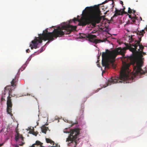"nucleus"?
Returning <instances> with one entry per match:
<instances>
[{
    "label": "nucleus",
    "instance_id": "obj_39",
    "mask_svg": "<svg viewBox=\"0 0 147 147\" xmlns=\"http://www.w3.org/2000/svg\"><path fill=\"white\" fill-rule=\"evenodd\" d=\"M100 89H100H100H98V90H98L97 91V92L98 91H99V90Z\"/></svg>",
    "mask_w": 147,
    "mask_h": 147
},
{
    "label": "nucleus",
    "instance_id": "obj_11",
    "mask_svg": "<svg viewBox=\"0 0 147 147\" xmlns=\"http://www.w3.org/2000/svg\"><path fill=\"white\" fill-rule=\"evenodd\" d=\"M141 40V38H139V40L138 41L135 40V42L134 43H132L131 44V47H133L134 48H134L135 49L136 51L137 50V47L138 45H139V44H140V42Z\"/></svg>",
    "mask_w": 147,
    "mask_h": 147
},
{
    "label": "nucleus",
    "instance_id": "obj_37",
    "mask_svg": "<svg viewBox=\"0 0 147 147\" xmlns=\"http://www.w3.org/2000/svg\"><path fill=\"white\" fill-rule=\"evenodd\" d=\"M15 147H19V146L18 145H16L15 146Z\"/></svg>",
    "mask_w": 147,
    "mask_h": 147
},
{
    "label": "nucleus",
    "instance_id": "obj_34",
    "mask_svg": "<svg viewBox=\"0 0 147 147\" xmlns=\"http://www.w3.org/2000/svg\"><path fill=\"white\" fill-rule=\"evenodd\" d=\"M133 13H134V14H135V13L136 12V11L134 10H133Z\"/></svg>",
    "mask_w": 147,
    "mask_h": 147
},
{
    "label": "nucleus",
    "instance_id": "obj_35",
    "mask_svg": "<svg viewBox=\"0 0 147 147\" xmlns=\"http://www.w3.org/2000/svg\"><path fill=\"white\" fill-rule=\"evenodd\" d=\"M41 49V50L40 51V53H41L42 52V50H43V48H42V49Z\"/></svg>",
    "mask_w": 147,
    "mask_h": 147
},
{
    "label": "nucleus",
    "instance_id": "obj_27",
    "mask_svg": "<svg viewBox=\"0 0 147 147\" xmlns=\"http://www.w3.org/2000/svg\"><path fill=\"white\" fill-rule=\"evenodd\" d=\"M26 51L27 53H29L30 52V50H29V49H27L26 50Z\"/></svg>",
    "mask_w": 147,
    "mask_h": 147
},
{
    "label": "nucleus",
    "instance_id": "obj_43",
    "mask_svg": "<svg viewBox=\"0 0 147 147\" xmlns=\"http://www.w3.org/2000/svg\"><path fill=\"white\" fill-rule=\"evenodd\" d=\"M35 135L36 136V135H37V134H36V135H35Z\"/></svg>",
    "mask_w": 147,
    "mask_h": 147
},
{
    "label": "nucleus",
    "instance_id": "obj_15",
    "mask_svg": "<svg viewBox=\"0 0 147 147\" xmlns=\"http://www.w3.org/2000/svg\"><path fill=\"white\" fill-rule=\"evenodd\" d=\"M48 128L47 127L44 126L42 128V132L46 134L47 131L48 129Z\"/></svg>",
    "mask_w": 147,
    "mask_h": 147
},
{
    "label": "nucleus",
    "instance_id": "obj_7",
    "mask_svg": "<svg viewBox=\"0 0 147 147\" xmlns=\"http://www.w3.org/2000/svg\"><path fill=\"white\" fill-rule=\"evenodd\" d=\"M81 36L83 38H86L90 42L95 43L96 44L100 42H105L107 40V39L103 40L96 39L95 38L97 37L95 35L92 34H88L87 35H85V36Z\"/></svg>",
    "mask_w": 147,
    "mask_h": 147
},
{
    "label": "nucleus",
    "instance_id": "obj_23",
    "mask_svg": "<svg viewBox=\"0 0 147 147\" xmlns=\"http://www.w3.org/2000/svg\"><path fill=\"white\" fill-rule=\"evenodd\" d=\"M113 0H109L108 1H107V0H106L103 3V4H104L105 3H106L108 1H112V4H113L114 3V2L113 1Z\"/></svg>",
    "mask_w": 147,
    "mask_h": 147
},
{
    "label": "nucleus",
    "instance_id": "obj_38",
    "mask_svg": "<svg viewBox=\"0 0 147 147\" xmlns=\"http://www.w3.org/2000/svg\"><path fill=\"white\" fill-rule=\"evenodd\" d=\"M140 20H142V18L141 17H140Z\"/></svg>",
    "mask_w": 147,
    "mask_h": 147
},
{
    "label": "nucleus",
    "instance_id": "obj_32",
    "mask_svg": "<svg viewBox=\"0 0 147 147\" xmlns=\"http://www.w3.org/2000/svg\"><path fill=\"white\" fill-rule=\"evenodd\" d=\"M100 55H98L97 56V59H99V57H100Z\"/></svg>",
    "mask_w": 147,
    "mask_h": 147
},
{
    "label": "nucleus",
    "instance_id": "obj_40",
    "mask_svg": "<svg viewBox=\"0 0 147 147\" xmlns=\"http://www.w3.org/2000/svg\"><path fill=\"white\" fill-rule=\"evenodd\" d=\"M69 144H70V143H68V146H70Z\"/></svg>",
    "mask_w": 147,
    "mask_h": 147
},
{
    "label": "nucleus",
    "instance_id": "obj_28",
    "mask_svg": "<svg viewBox=\"0 0 147 147\" xmlns=\"http://www.w3.org/2000/svg\"><path fill=\"white\" fill-rule=\"evenodd\" d=\"M120 3L121 4L123 7H124V6H123V2L122 1H120Z\"/></svg>",
    "mask_w": 147,
    "mask_h": 147
},
{
    "label": "nucleus",
    "instance_id": "obj_10",
    "mask_svg": "<svg viewBox=\"0 0 147 147\" xmlns=\"http://www.w3.org/2000/svg\"><path fill=\"white\" fill-rule=\"evenodd\" d=\"M16 132L17 133V135H15V139L16 141H17L19 139L20 140L21 142L24 141V138L22 135H20L16 129Z\"/></svg>",
    "mask_w": 147,
    "mask_h": 147
},
{
    "label": "nucleus",
    "instance_id": "obj_6",
    "mask_svg": "<svg viewBox=\"0 0 147 147\" xmlns=\"http://www.w3.org/2000/svg\"><path fill=\"white\" fill-rule=\"evenodd\" d=\"M80 132V129H78L75 128L72 129L71 131V133L69 136L66 139V141H71V143L74 142H75L76 144L77 142L76 139L79 135Z\"/></svg>",
    "mask_w": 147,
    "mask_h": 147
},
{
    "label": "nucleus",
    "instance_id": "obj_4",
    "mask_svg": "<svg viewBox=\"0 0 147 147\" xmlns=\"http://www.w3.org/2000/svg\"><path fill=\"white\" fill-rule=\"evenodd\" d=\"M18 81V79L17 78V77H15L11 82V86H7L5 88V90H9L7 94V95H8L7 97V111L8 113L11 116H13V115L11 113L13 104L11 101V97L12 96L11 94L12 91L11 86L13 87L16 86Z\"/></svg>",
    "mask_w": 147,
    "mask_h": 147
},
{
    "label": "nucleus",
    "instance_id": "obj_16",
    "mask_svg": "<svg viewBox=\"0 0 147 147\" xmlns=\"http://www.w3.org/2000/svg\"><path fill=\"white\" fill-rule=\"evenodd\" d=\"M145 32L144 30H142L141 31H138L137 32V34L143 36V34L145 33Z\"/></svg>",
    "mask_w": 147,
    "mask_h": 147
},
{
    "label": "nucleus",
    "instance_id": "obj_31",
    "mask_svg": "<svg viewBox=\"0 0 147 147\" xmlns=\"http://www.w3.org/2000/svg\"><path fill=\"white\" fill-rule=\"evenodd\" d=\"M129 17L131 18V20H132V17H131V15H129Z\"/></svg>",
    "mask_w": 147,
    "mask_h": 147
},
{
    "label": "nucleus",
    "instance_id": "obj_9",
    "mask_svg": "<svg viewBox=\"0 0 147 147\" xmlns=\"http://www.w3.org/2000/svg\"><path fill=\"white\" fill-rule=\"evenodd\" d=\"M16 132L17 133V135H15V139L16 141H17L19 139L20 140L21 142L24 141V138L22 135H20L16 129Z\"/></svg>",
    "mask_w": 147,
    "mask_h": 147
},
{
    "label": "nucleus",
    "instance_id": "obj_44",
    "mask_svg": "<svg viewBox=\"0 0 147 147\" xmlns=\"http://www.w3.org/2000/svg\"><path fill=\"white\" fill-rule=\"evenodd\" d=\"M83 35H84V36H85V35H84V34H83Z\"/></svg>",
    "mask_w": 147,
    "mask_h": 147
},
{
    "label": "nucleus",
    "instance_id": "obj_18",
    "mask_svg": "<svg viewBox=\"0 0 147 147\" xmlns=\"http://www.w3.org/2000/svg\"><path fill=\"white\" fill-rule=\"evenodd\" d=\"M8 90H5H5L4 91L3 93L2 94V96L3 97H6V95H7V93Z\"/></svg>",
    "mask_w": 147,
    "mask_h": 147
},
{
    "label": "nucleus",
    "instance_id": "obj_12",
    "mask_svg": "<svg viewBox=\"0 0 147 147\" xmlns=\"http://www.w3.org/2000/svg\"><path fill=\"white\" fill-rule=\"evenodd\" d=\"M123 13V12H121V9L118 10L116 8L115 11V13L114 14L113 18L114 17L117 16L118 15H122Z\"/></svg>",
    "mask_w": 147,
    "mask_h": 147
},
{
    "label": "nucleus",
    "instance_id": "obj_26",
    "mask_svg": "<svg viewBox=\"0 0 147 147\" xmlns=\"http://www.w3.org/2000/svg\"><path fill=\"white\" fill-rule=\"evenodd\" d=\"M123 8L122 9V11H121V12H123V13H126V12H125V7H123Z\"/></svg>",
    "mask_w": 147,
    "mask_h": 147
},
{
    "label": "nucleus",
    "instance_id": "obj_29",
    "mask_svg": "<svg viewBox=\"0 0 147 147\" xmlns=\"http://www.w3.org/2000/svg\"><path fill=\"white\" fill-rule=\"evenodd\" d=\"M4 97H3L2 96L1 97V101H3L4 100H5V99L4 98Z\"/></svg>",
    "mask_w": 147,
    "mask_h": 147
},
{
    "label": "nucleus",
    "instance_id": "obj_14",
    "mask_svg": "<svg viewBox=\"0 0 147 147\" xmlns=\"http://www.w3.org/2000/svg\"><path fill=\"white\" fill-rule=\"evenodd\" d=\"M135 16L132 17V22H133V23L137 25V24H136V20L138 21V18L136 17V15H135Z\"/></svg>",
    "mask_w": 147,
    "mask_h": 147
},
{
    "label": "nucleus",
    "instance_id": "obj_22",
    "mask_svg": "<svg viewBox=\"0 0 147 147\" xmlns=\"http://www.w3.org/2000/svg\"><path fill=\"white\" fill-rule=\"evenodd\" d=\"M132 10L130 7H129L128 12L129 13L131 14L132 13Z\"/></svg>",
    "mask_w": 147,
    "mask_h": 147
},
{
    "label": "nucleus",
    "instance_id": "obj_21",
    "mask_svg": "<svg viewBox=\"0 0 147 147\" xmlns=\"http://www.w3.org/2000/svg\"><path fill=\"white\" fill-rule=\"evenodd\" d=\"M84 110L82 109L80 111V113L79 114L80 115H81L80 117H83V113L84 112Z\"/></svg>",
    "mask_w": 147,
    "mask_h": 147
},
{
    "label": "nucleus",
    "instance_id": "obj_41",
    "mask_svg": "<svg viewBox=\"0 0 147 147\" xmlns=\"http://www.w3.org/2000/svg\"><path fill=\"white\" fill-rule=\"evenodd\" d=\"M84 10L83 11V12H84Z\"/></svg>",
    "mask_w": 147,
    "mask_h": 147
},
{
    "label": "nucleus",
    "instance_id": "obj_17",
    "mask_svg": "<svg viewBox=\"0 0 147 147\" xmlns=\"http://www.w3.org/2000/svg\"><path fill=\"white\" fill-rule=\"evenodd\" d=\"M46 141L47 143H50L51 144H53V145L54 144V142L51 140L49 138H46Z\"/></svg>",
    "mask_w": 147,
    "mask_h": 147
},
{
    "label": "nucleus",
    "instance_id": "obj_36",
    "mask_svg": "<svg viewBox=\"0 0 147 147\" xmlns=\"http://www.w3.org/2000/svg\"><path fill=\"white\" fill-rule=\"evenodd\" d=\"M3 145V144H0V147L2 146Z\"/></svg>",
    "mask_w": 147,
    "mask_h": 147
},
{
    "label": "nucleus",
    "instance_id": "obj_25",
    "mask_svg": "<svg viewBox=\"0 0 147 147\" xmlns=\"http://www.w3.org/2000/svg\"><path fill=\"white\" fill-rule=\"evenodd\" d=\"M24 144V142H21L20 143L18 144L20 146H22Z\"/></svg>",
    "mask_w": 147,
    "mask_h": 147
},
{
    "label": "nucleus",
    "instance_id": "obj_20",
    "mask_svg": "<svg viewBox=\"0 0 147 147\" xmlns=\"http://www.w3.org/2000/svg\"><path fill=\"white\" fill-rule=\"evenodd\" d=\"M138 46L139 47V49H138V51H139L140 49H141L142 50L141 52L142 51V50L144 49V47L142 45V44H139V45Z\"/></svg>",
    "mask_w": 147,
    "mask_h": 147
},
{
    "label": "nucleus",
    "instance_id": "obj_8",
    "mask_svg": "<svg viewBox=\"0 0 147 147\" xmlns=\"http://www.w3.org/2000/svg\"><path fill=\"white\" fill-rule=\"evenodd\" d=\"M72 21H74V23H75L76 22H78L79 23L80 25L82 26H84L88 23V22L87 21V20H79L76 18H74L72 21L71 20H70L69 22H71Z\"/></svg>",
    "mask_w": 147,
    "mask_h": 147
},
{
    "label": "nucleus",
    "instance_id": "obj_30",
    "mask_svg": "<svg viewBox=\"0 0 147 147\" xmlns=\"http://www.w3.org/2000/svg\"><path fill=\"white\" fill-rule=\"evenodd\" d=\"M96 32V30H94L91 33H94Z\"/></svg>",
    "mask_w": 147,
    "mask_h": 147
},
{
    "label": "nucleus",
    "instance_id": "obj_13",
    "mask_svg": "<svg viewBox=\"0 0 147 147\" xmlns=\"http://www.w3.org/2000/svg\"><path fill=\"white\" fill-rule=\"evenodd\" d=\"M42 143L39 141H36L34 145H33L31 147H42Z\"/></svg>",
    "mask_w": 147,
    "mask_h": 147
},
{
    "label": "nucleus",
    "instance_id": "obj_1",
    "mask_svg": "<svg viewBox=\"0 0 147 147\" xmlns=\"http://www.w3.org/2000/svg\"><path fill=\"white\" fill-rule=\"evenodd\" d=\"M125 45L126 46L125 47L123 48L119 47L115 50L111 51L110 56L111 62H115V58L118 55H121L123 56L125 55V51L127 49H129L130 51L132 52V55L128 57L125 59V60H127L128 63L126 62H123V66L119 78L117 77L113 79L112 78L111 79L108 80L107 86L104 87V88L109 85H110L111 84L117 83H125V82L126 83H129L131 82L133 80L134 78L133 76H131L130 70L129 68L131 64L133 65V75L134 77L137 76H140L144 74L147 72L144 71L141 68L143 62L141 60H138V51L131 47V44L125 43Z\"/></svg>",
    "mask_w": 147,
    "mask_h": 147
},
{
    "label": "nucleus",
    "instance_id": "obj_42",
    "mask_svg": "<svg viewBox=\"0 0 147 147\" xmlns=\"http://www.w3.org/2000/svg\"><path fill=\"white\" fill-rule=\"evenodd\" d=\"M114 5H113V6H112V8H113V7H114Z\"/></svg>",
    "mask_w": 147,
    "mask_h": 147
},
{
    "label": "nucleus",
    "instance_id": "obj_24",
    "mask_svg": "<svg viewBox=\"0 0 147 147\" xmlns=\"http://www.w3.org/2000/svg\"><path fill=\"white\" fill-rule=\"evenodd\" d=\"M108 146V144L105 143L102 145V147H107Z\"/></svg>",
    "mask_w": 147,
    "mask_h": 147
},
{
    "label": "nucleus",
    "instance_id": "obj_2",
    "mask_svg": "<svg viewBox=\"0 0 147 147\" xmlns=\"http://www.w3.org/2000/svg\"><path fill=\"white\" fill-rule=\"evenodd\" d=\"M76 26L68 24L62 26L61 28L58 27L57 29H54L52 32H48L47 29L45 30V32L43 31L42 34H39L38 37H36L34 40L32 41V44L30 45V47L32 49L34 48L36 49L37 48L39 43H42V40H48L49 41H53L54 37L56 38L58 37H61L65 33L69 34L71 32L76 30Z\"/></svg>",
    "mask_w": 147,
    "mask_h": 147
},
{
    "label": "nucleus",
    "instance_id": "obj_19",
    "mask_svg": "<svg viewBox=\"0 0 147 147\" xmlns=\"http://www.w3.org/2000/svg\"><path fill=\"white\" fill-rule=\"evenodd\" d=\"M129 43L132 42L134 40V39L133 38L132 36H129Z\"/></svg>",
    "mask_w": 147,
    "mask_h": 147
},
{
    "label": "nucleus",
    "instance_id": "obj_3",
    "mask_svg": "<svg viewBox=\"0 0 147 147\" xmlns=\"http://www.w3.org/2000/svg\"><path fill=\"white\" fill-rule=\"evenodd\" d=\"M85 9L90 17L89 23L95 26L96 24L99 23L102 19V16H100L102 14L99 7H87Z\"/></svg>",
    "mask_w": 147,
    "mask_h": 147
},
{
    "label": "nucleus",
    "instance_id": "obj_5",
    "mask_svg": "<svg viewBox=\"0 0 147 147\" xmlns=\"http://www.w3.org/2000/svg\"><path fill=\"white\" fill-rule=\"evenodd\" d=\"M106 52H102V66L107 68H109L110 66L108 62H109L111 64L112 67L113 68H115L116 65L114 64V62H111V59H110V55L111 51H109L108 49H106Z\"/></svg>",
    "mask_w": 147,
    "mask_h": 147
},
{
    "label": "nucleus",
    "instance_id": "obj_33",
    "mask_svg": "<svg viewBox=\"0 0 147 147\" xmlns=\"http://www.w3.org/2000/svg\"><path fill=\"white\" fill-rule=\"evenodd\" d=\"M145 30L147 31V26H146V28H145Z\"/></svg>",
    "mask_w": 147,
    "mask_h": 147
}]
</instances>
